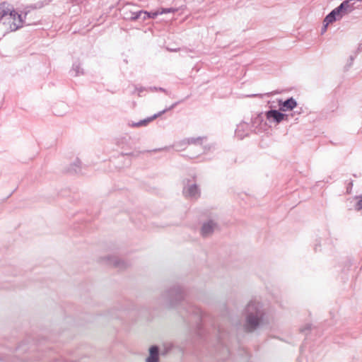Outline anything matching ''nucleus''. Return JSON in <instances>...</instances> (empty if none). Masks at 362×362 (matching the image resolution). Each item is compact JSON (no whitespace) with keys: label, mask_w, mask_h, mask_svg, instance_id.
I'll return each instance as SVG.
<instances>
[{"label":"nucleus","mask_w":362,"mask_h":362,"mask_svg":"<svg viewBox=\"0 0 362 362\" xmlns=\"http://www.w3.org/2000/svg\"><path fill=\"white\" fill-rule=\"evenodd\" d=\"M0 15L2 23L7 24L12 31L21 28L24 23L23 16L11 8H1Z\"/></svg>","instance_id":"f257e3e1"},{"label":"nucleus","mask_w":362,"mask_h":362,"mask_svg":"<svg viewBox=\"0 0 362 362\" xmlns=\"http://www.w3.org/2000/svg\"><path fill=\"white\" fill-rule=\"evenodd\" d=\"M132 146V147L134 145V141L132 139L129 142L126 141V139L124 138L121 142V146L122 148V152L121 155L118 158V167L120 168H128L131 165L132 158L134 156L133 152H129L127 150L129 146Z\"/></svg>","instance_id":"f03ea898"},{"label":"nucleus","mask_w":362,"mask_h":362,"mask_svg":"<svg viewBox=\"0 0 362 362\" xmlns=\"http://www.w3.org/2000/svg\"><path fill=\"white\" fill-rule=\"evenodd\" d=\"M105 260L110 265H112L120 269H125L128 267V263L115 256H107Z\"/></svg>","instance_id":"7ed1b4c3"},{"label":"nucleus","mask_w":362,"mask_h":362,"mask_svg":"<svg viewBox=\"0 0 362 362\" xmlns=\"http://www.w3.org/2000/svg\"><path fill=\"white\" fill-rule=\"evenodd\" d=\"M279 105L281 111L286 112L293 110L297 106V103L293 98H291L284 102L279 100Z\"/></svg>","instance_id":"20e7f679"},{"label":"nucleus","mask_w":362,"mask_h":362,"mask_svg":"<svg viewBox=\"0 0 362 362\" xmlns=\"http://www.w3.org/2000/svg\"><path fill=\"white\" fill-rule=\"evenodd\" d=\"M134 5L127 4L122 8V12L124 18L126 19L134 20L136 19V13L134 11Z\"/></svg>","instance_id":"39448f33"},{"label":"nucleus","mask_w":362,"mask_h":362,"mask_svg":"<svg viewBox=\"0 0 362 362\" xmlns=\"http://www.w3.org/2000/svg\"><path fill=\"white\" fill-rule=\"evenodd\" d=\"M342 17V14L339 11V10L336 8L334 9L329 14H328L324 20L325 23V30L327 26L329 24L335 21L337 19H339Z\"/></svg>","instance_id":"423d86ee"},{"label":"nucleus","mask_w":362,"mask_h":362,"mask_svg":"<svg viewBox=\"0 0 362 362\" xmlns=\"http://www.w3.org/2000/svg\"><path fill=\"white\" fill-rule=\"evenodd\" d=\"M266 115L268 119H273L277 123L281 122L287 117L286 115L277 110H269L267 112Z\"/></svg>","instance_id":"0eeeda50"},{"label":"nucleus","mask_w":362,"mask_h":362,"mask_svg":"<svg viewBox=\"0 0 362 362\" xmlns=\"http://www.w3.org/2000/svg\"><path fill=\"white\" fill-rule=\"evenodd\" d=\"M259 319L257 315L256 316H248L247 319L246 329L247 331L253 330L259 324Z\"/></svg>","instance_id":"6e6552de"},{"label":"nucleus","mask_w":362,"mask_h":362,"mask_svg":"<svg viewBox=\"0 0 362 362\" xmlns=\"http://www.w3.org/2000/svg\"><path fill=\"white\" fill-rule=\"evenodd\" d=\"M158 349L156 346H151L149 349V356L146 358V362H158Z\"/></svg>","instance_id":"1a4fd4ad"},{"label":"nucleus","mask_w":362,"mask_h":362,"mask_svg":"<svg viewBox=\"0 0 362 362\" xmlns=\"http://www.w3.org/2000/svg\"><path fill=\"white\" fill-rule=\"evenodd\" d=\"M214 229V224L211 222H209L206 223H204L202 228V235L203 236H206L209 234H211Z\"/></svg>","instance_id":"9d476101"},{"label":"nucleus","mask_w":362,"mask_h":362,"mask_svg":"<svg viewBox=\"0 0 362 362\" xmlns=\"http://www.w3.org/2000/svg\"><path fill=\"white\" fill-rule=\"evenodd\" d=\"M185 194L186 197H196L199 195V190L196 185H192L185 191Z\"/></svg>","instance_id":"9b49d317"},{"label":"nucleus","mask_w":362,"mask_h":362,"mask_svg":"<svg viewBox=\"0 0 362 362\" xmlns=\"http://www.w3.org/2000/svg\"><path fill=\"white\" fill-rule=\"evenodd\" d=\"M161 113H159L158 115H154L153 117H148L146 119L141 120L139 122H137V127L138 126H145L148 123L152 122L153 119L157 118L158 116L160 115Z\"/></svg>","instance_id":"f8f14e48"},{"label":"nucleus","mask_w":362,"mask_h":362,"mask_svg":"<svg viewBox=\"0 0 362 362\" xmlns=\"http://www.w3.org/2000/svg\"><path fill=\"white\" fill-rule=\"evenodd\" d=\"M357 199H358V201L357 202L356 208L357 210H361L362 209V195L357 197Z\"/></svg>","instance_id":"ddd939ff"},{"label":"nucleus","mask_w":362,"mask_h":362,"mask_svg":"<svg viewBox=\"0 0 362 362\" xmlns=\"http://www.w3.org/2000/svg\"><path fill=\"white\" fill-rule=\"evenodd\" d=\"M146 15H147V13L146 12L139 11V12H137L136 18H141L142 16H144L143 18H144ZM148 16L150 17L149 14H148Z\"/></svg>","instance_id":"4468645a"},{"label":"nucleus","mask_w":362,"mask_h":362,"mask_svg":"<svg viewBox=\"0 0 362 362\" xmlns=\"http://www.w3.org/2000/svg\"><path fill=\"white\" fill-rule=\"evenodd\" d=\"M170 11H171V9H166V10H163V11L160 12V13H169Z\"/></svg>","instance_id":"2eb2a0df"},{"label":"nucleus","mask_w":362,"mask_h":362,"mask_svg":"<svg viewBox=\"0 0 362 362\" xmlns=\"http://www.w3.org/2000/svg\"><path fill=\"white\" fill-rule=\"evenodd\" d=\"M349 185H350V187L347 189V192H348L349 193H350V191H351V187H352V183H350Z\"/></svg>","instance_id":"dca6fc26"},{"label":"nucleus","mask_w":362,"mask_h":362,"mask_svg":"<svg viewBox=\"0 0 362 362\" xmlns=\"http://www.w3.org/2000/svg\"><path fill=\"white\" fill-rule=\"evenodd\" d=\"M132 127H134L136 125V124L134 122H132L131 124H130Z\"/></svg>","instance_id":"f3484780"},{"label":"nucleus","mask_w":362,"mask_h":362,"mask_svg":"<svg viewBox=\"0 0 362 362\" xmlns=\"http://www.w3.org/2000/svg\"><path fill=\"white\" fill-rule=\"evenodd\" d=\"M251 308H253V305H248V309H250Z\"/></svg>","instance_id":"a211bd4d"},{"label":"nucleus","mask_w":362,"mask_h":362,"mask_svg":"<svg viewBox=\"0 0 362 362\" xmlns=\"http://www.w3.org/2000/svg\"><path fill=\"white\" fill-rule=\"evenodd\" d=\"M156 15H157V13H153V17H154V16H156Z\"/></svg>","instance_id":"6ab92c4d"}]
</instances>
